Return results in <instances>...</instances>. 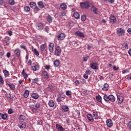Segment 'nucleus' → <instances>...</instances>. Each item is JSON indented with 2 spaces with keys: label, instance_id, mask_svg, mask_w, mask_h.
<instances>
[{
  "label": "nucleus",
  "instance_id": "f257e3e1",
  "mask_svg": "<svg viewBox=\"0 0 131 131\" xmlns=\"http://www.w3.org/2000/svg\"><path fill=\"white\" fill-rule=\"evenodd\" d=\"M103 100L106 103H110V102H115V97L113 95H104L103 96Z\"/></svg>",
  "mask_w": 131,
  "mask_h": 131
},
{
  "label": "nucleus",
  "instance_id": "f03ea898",
  "mask_svg": "<svg viewBox=\"0 0 131 131\" xmlns=\"http://www.w3.org/2000/svg\"><path fill=\"white\" fill-rule=\"evenodd\" d=\"M80 6L82 9H85V10L89 9L91 7V3L89 2H81Z\"/></svg>",
  "mask_w": 131,
  "mask_h": 131
},
{
  "label": "nucleus",
  "instance_id": "7ed1b4c3",
  "mask_svg": "<svg viewBox=\"0 0 131 131\" xmlns=\"http://www.w3.org/2000/svg\"><path fill=\"white\" fill-rule=\"evenodd\" d=\"M90 68L93 70H99V64L98 62H91L90 64Z\"/></svg>",
  "mask_w": 131,
  "mask_h": 131
},
{
  "label": "nucleus",
  "instance_id": "20e7f679",
  "mask_svg": "<svg viewBox=\"0 0 131 131\" xmlns=\"http://www.w3.org/2000/svg\"><path fill=\"white\" fill-rule=\"evenodd\" d=\"M116 33L117 35H118V36H122V35H124V33H125V31L122 28H119L117 30Z\"/></svg>",
  "mask_w": 131,
  "mask_h": 131
},
{
  "label": "nucleus",
  "instance_id": "39448f33",
  "mask_svg": "<svg viewBox=\"0 0 131 131\" xmlns=\"http://www.w3.org/2000/svg\"><path fill=\"white\" fill-rule=\"evenodd\" d=\"M8 120V114L0 113V120Z\"/></svg>",
  "mask_w": 131,
  "mask_h": 131
},
{
  "label": "nucleus",
  "instance_id": "423d86ee",
  "mask_svg": "<svg viewBox=\"0 0 131 131\" xmlns=\"http://www.w3.org/2000/svg\"><path fill=\"white\" fill-rule=\"evenodd\" d=\"M18 126L20 129H25L26 127V123L24 122H21L18 125Z\"/></svg>",
  "mask_w": 131,
  "mask_h": 131
},
{
  "label": "nucleus",
  "instance_id": "0eeeda50",
  "mask_svg": "<svg viewBox=\"0 0 131 131\" xmlns=\"http://www.w3.org/2000/svg\"><path fill=\"white\" fill-rule=\"evenodd\" d=\"M66 35L63 33H60L57 36V38L58 40H63L65 39Z\"/></svg>",
  "mask_w": 131,
  "mask_h": 131
},
{
  "label": "nucleus",
  "instance_id": "6e6552de",
  "mask_svg": "<svg viewBox=\"0 0 131 131\" xmlns=\"http://www.w3.org/2000/svg\"><path fill=\"white\" fill-rule=\"evenodd\" d=\"M4 41L6 43L7 46H9V45H10V41H11V37L8 36H5Z\"/></svg>",
  "mask_w": 131,
  "mask_h": 131
},
{
  "label": "nucleus",
  "instance_id": "1a4fd4ad",
  "mask_svg": "<svg viewBox=\"0 0 131 131\" xmlns=\"http://www.w3.org/2000/svg\"><path fill=\"white\" fill-rule=\"evenodd\" d=\"M36 27L38 30H42V29H43V25L40 23H37Z\"/></svg>",
  "mask_w": 131,
  "mask_h": 131
},
{
  "label": "nucleus",
  "instance_id": "9d476101",
  "mask_svg": "<svg viewBox=\"0 0 131 131\" xmlns=\"http://www.w3.org/2000/svg\"><path fill=\"white\" fill-rule=\"evenodd\" d=\"M42 75L43 76L45 79H49V78L50 77V75H49L48 72L46 71V70L42 71Z\"/></svg>",
  "mask_w": 131,
  "mask_h": 131
},
{
  "label": "nucleus",
  "instance_id": "9b49d317",
  "mask_svg": "<svg viewBox=\"0 0 131 131\" xmlns=\"http://www.w3.org/2000/svg\"><path fill=\"white\" fill-rule=\"evenodd\" d=\"M110 22L111 24H114L116 22V17L114 15H111L110 17Z\"/></svg>",
  "mask_w": 131,
  "mask_h": 131
},
{
  "label": "nucleus",
  "instance_id": "f8f14e48",
  "mask_svg": "<svg viewBox=\"0 0 131 131\" xmlns=\"http://www.w3.org/2000/svg\"><path fill=\"white\" fill-rule=\"evenodd\" d=\"M106 125L108 127H111L113 126V122L111 119H108L106 120Z\"/></svg>",
  "mask_w": 131,
  "mask_h": 131
},
{
  "label": "nucleus",
  "instance_id": "ddd939ff",
  "mask_svg": "<svg viewBox=\"0 0 131 131\" xmlns=\"http://www.w3.org/2000/svg\"><path fill=\"white\" fill-rule=\"evenodd\" d=\"M31 96L32 99H34V100H37V99L39 98V95L36 93H33Z\"/></svg>",
  "mask_w": 131,
  "mask_h": 131
},
{
  "label": "nucleus",
  "instance_id": "4468645a",
  "mask_svg": "<svg viewBox=\"0 0 131 131\" xmlns=\"http://www.w3.org/2000/svg\"><path fill=\"white\" fill-rule=\"evenodd\" d=\"M75 35H77V36H78L79 37H84V34H83V33H82L80 31H76L75 32Z\"/></svg>",
  "mask_w": 131,
  "mask_h": 131
},
{
  "label": "nucleus",
  "instance_id": "2eb2a0df",
  "mask_svg": "<svg viewBox=\"0 0 131 131\" xmlns=\"http://www.w3.org/2000/svg\"><path fill=\"white\" fill-rule=\"evenodd\" d=\"M87 119L89 122H94V118L92 114H89L87 115Z\"/></svg>",
  "mask_w": 131,
  "mask_h": 131
},
{
  "label": "nucleus",
  "instance_id": "dca6fc26",
  "mask_svg": "<svg viewBox=\"0 0 131 131\" xmlns=\"http://www.w3.org/2000/svg\"><path fill=\"white\" fill-rule=\"evenodd\" d=\"M6 85H8V86H9L10 89H11V90H12V91H14V90H15V89H16V87L15 86V84H14L13 83H6Z\"/></svg>",
  "mask_w": 131,
  "mask_h": 131
},
{
  "label": "nucleus",
  "instance_id": "f3484780",
  "mask_svg": "<svg viewBox=\"0 0 131 131\" xmlns=\"http://www.w3.org/2000/svg\"><path fill=\"white\" fill-rule=\"evenodd\" d=\"M56 15H57L59 18H62V17H63V16L66 15V12H65V11L58 12L57 13H56Z\"/></svg>",
  "mask_w": 131,
  "mask_h": 131
},
{
  "label": "nucleus",
  "instance_id": "a211bd4d",
  "mask_svg": "<svg viewBox=\"0 0 131 131\" xmlns=\"http://www.w3.org/2000/svg\"><path fill=\"white\" fill-rule=\"evenodd\" d=\"M32 70L33 71H37V70H39V66L38 64H35L32 67Z\"/></svg>",
  "mask_w": 131,
  "mask_h": 131
},
{
  "label": "nucleus",
  "instance_id": "6ab92c4d",
  "mask_svg": "<svg viewBox=\"0 0 131 131\" xmlns=\"http://www.w3.org/2000/svg\"><path fill=\"white\" fill-rule=\"evenodd\" d=\"M29 5H30V8H31V9H33L36 8V6H37L36 5V3L34 2H31Z\"/></svg>",
  "mask_w": 131,
  "mask_h": 131
},
{
  "label": "nucleus",
  "instance_id": "aec40b11",
  "mask_svg": "<svg viewBox=\"0 0 131 131\" xmlns=\"http://www.w3.org/2000/svg\"><path fill=\"white\" fill-rule=\"evenodd\" d=\"M56 129L58 131H63L64 129H64V128H63L62 126L58 124H56Z\"/></svg>",
  "mask_w": 131,
  "mask_h": 131
},
{
  "label": "nucleus",
  "instance_id": "412c9836",
  "mask_svg": "<svg viewBox=\"0 0 131 131\" xmlns=\"http://www.w3.org/2000/svg\"><path fill=\"white\" fill-rule=\"evenodd\" d=\"M47 20L49 23H52L53 22V17L50 14H48L47 16Z\"/></svg>",
  "mask_w": 131,
  "mask_h": 131
},
{
  "label": "nucleus",
  "instance_id": "4be33fe9",
  "mask_svg": "<svg viewBox=\"0 0 131 131\" xmlns=\"http://www.w3.org/2000/svg\"><path fill=\"white\" fill-rule=\"evenodd\" d=\"M61 108L62 109V112H68L69 111V107L66 105H62Z\"/></svg>",
  "mask_w": 131,
  "mask_h": 131
},
{
  "label": "nucleus",
  "instance_id": "5701e85b",
  "mask_svg": "<svg viewBox=\"0 0 131 131\" xmlns=\"http://www.w3.org/2000/svg\"><path fill=\"white\" fill-rule=\"evenodd\" d=\"M103 91H108L109 90V85L107 83H105L103 85V88H102Z\"/></svg>",
  "mask_w": 131,
  "mask_h": 131
},
{
  "label": "nucleus",
  "instance_id": "b1692460",
  "mask_svg": "<svg viewBox=\"0 0 131 131\" xmlns=\"http://www.w3.org/2000/svg\"><path fill=\"white\" fill-rule=\"evenodd\" d=\"M92 10L94 14H95V15H98V9L96 8V7L93 6L92 7Z\"/></svg>",
  "mask_w": 131,
  "mask_h": 131
},
{
  "label": "nucleus",
  "instance_id": "393cba45",
  "mask_svg": "<svg viewBox=\"0 0 131 131\" xmlns=\"http://www.w3.org/2000/svg\"><path fill=\"white\" fill-rule=\"evenodd\" d=\"M60 8L61 9V10H67V5L66 4H65V3H61L60 4Z\"/></svg>",
  "mask_w": 131,
  "mask_h": 131
},
{
  "label": "nucleus",
  "instance_id": "a878e982",
  "mask_svg": "<svg viewBox=\"0 0 131 131\" xmlns=\"http://www.w3.org/2000/svg\"><path fill=\"white\" fill-rule=\"evenodd\" d=\"M38 6L40 9H43L45 8V4H43V3L41 1H40L38 2Z\"/></svg>",
  "mask_w": 131,
  "mask_h": 131
},
{
  "label": "nucleus",
  "instance_id": "bb28decb",
  "mask_svg": "<svg viewBox=\"0 0 131 131\" xmlns=\"http://www.w3.org/2000/svg\"><path fill=\"white\" fill-rule=\"evenodd\" d=\"M14 54L16 55V57H20L21 51L20 50H14Z\"/></svg>",
  "mask_w": 131,
  "mask_h": 131
},
{
  "label": "nucleus",
  "instance_id": "cd10ccee",
  "mask_svg": "<svg viewBox=\"0 0 131 131\" xmlns=\"http://www.w3.org/2000/svg\"><path fill=\"white\" fill-rule=\"evenodd\" d=\"M54 65L55 67H58V66H60V60L57 59L54 61Z\"/></svg>",
  "mask_w": 131,
  "mask_h": 131
},
{
  "label": "nucleus",
  "instance_id": "c85d7f7f",
  "mask_svg": "<svg viewBox=\"0 0 131 131\" xmlns=\"http://www.w3.org/2000/svg\"><path fill=\"white\" fill-rule=\"evenodd\" d=\"M49 107H51L52 108H54V106H55V102L53 100H50L49 102Z\"/></svg>",
  "mask_w": 131,
  "mask_h": 131
},
{
  "label": "nucleus",
  "instance_id": "c756f323",
  "mask_svg": "<svg viewBox=\"0 0 131 131\" xmlns=\"http://www.w3.org/2000/svg\"><path fill=\"white\" fill-rule=\"evenodd\" d=\"M93 117L95 119H99V116H98V112H94L93 113Z\"/></svg>",
  "mask_w": 131,
  "mask_h": 131
},
{
  "label": "nucleus",
  "instance_id": "7c9ffc66",
  "mask_svg": "<svg viewBox=\"0 0 131 131\" xmlns=\"http://www.w3.org/2000/svg\"><path fill=\"white\" fill-rule=\"evenodd\" d=\"M118 102L120 104H121L123 102V97L122 96H119L118 97Z\"/></svg>",
  "mask_w": 131,
  "mask_h": 131
},
{
  "label": "nucleus",
  "instance_id": "2f4dec72",
  "mask_svg": "<svg viewBox=\"0 0 131 131\" xmlns=\"http://www.w3.org/2000/svg\"><path fill=\"white\" fill-rule=\"evenodd\" d=\"M28 96H29V91L28 90H25L24 94V97L25 98H28Z\"/></svg>",
  "mask_w": 131,
  "mask_h": 131
},
{
  "label": "nucleus",
  "instance_id": "473e14b6",
  "mask_svg": "<svg viewBox=\"0 0 131 131\" xmlns=\"http://www.w3.org/2000/svg\"><path fill=\"white\" fill-rule=\"evenodd\" d=\"M24 10L25 12L28 13V12H29V11H30V7H29V6H25L24 7Z\"/></svg>",
  "mask_w": 131,
  "mask_h": 131
},
{
  "label": "nucleus",
  "instance_id": "72a5a7b5",
  "mask_svg": "<svg viewBox=\"0 0 131 131\" xmlns=\"http://www.w3.org/2000/svg\"><path fill=\"white\" fill-rule=\"evenodd\" d=\"M3 73H4L5 77H7V76H9V75H10V72H9V71H8L7 70H4Z\"/></svg>",
  "mask_w": 131,
  "mask_h": 131
},
{
  "label": "nucleus",
  "instance_id": "f704fd0d",
  "mask_svg": "<svg viewBox=\"0 0 131 131\" xmlns=\"http://www.w3.org/2000/svg\"><path fill=\"white\" fill-rule=\"evenodd\" d=\"M39 81V79H38V78H35L32 80V82L33 84H34V83H37Z\"/></svg>",
  "mask_w": 131,
  "mask_h": 131
},
{
  "label": "nucleus",
  "instance_id": "c9c22d12",
  "mask_svg": "<svg viewBox=\"0 0 131 131\" xmlns=\"http://www.w3.org/2000/svg\"><path fill=\"white\" fill-rule=\"evenodd\" d=\"M55 55L56 56H60L61 55V50H56L55 51Z\"/></svg>",
  "mask_w": 131,
  "mask_h": 131
},
{
  "label": "nucleus",
  "instance_id": "e433bc0d",
  "mask_svg": "<svg viewBox=\"0 0 131 131\" xmlns=\"http://www.w3.org/2000/svg\"><path fill=\"white\" fill-rule=\"evenodd\" d=\"M89 58H90V56L86 55L82 57V61L83 62H86L88 60H89Z\"/></svg>",
  "mask_w": 131,
  "mask_h": 131
},
{
  "label": "nucleus",
  "instance_id": "4c0bfd02",
  "mask_svg": "<svg viewBox=\"0 0 131 131\" xmlns=\"http://www.w3.org/2000/svg\"><path fill=\"white\" fill-rule=\"evenodd\" d=\"M73 16L76 19H78V18H79V13H78L77 12H74L73 14Z\"/></svg>",
  "mask_w": 131,
  "mask_h": 131
},
{
  "label": "nucleus",
  "instance_id": "58836bf2",
  "mask_svg": "<svg viewBox=\"0 0 131 131\" xmlns=\"http://www.w3.org/2000/svg\"><path fill=\"white\" fill-rule=\"evenodd\" d=\"M9 5L10 6H14L15 5V0H8Z\"/></svg>",
  "mask_w": 131,
  "mask_h": 131
},
{
  "label": "nucleus",
  "instance_id": "ea45409f",
  "mask_svg": "<svg viewBox=\"0 0 131 131\" xmlns=\"http://www.w3.org/2000/svg\"><path fill=\"white\" fill-rule=\"evenodd\" d=\"M96 100L98 101V102H99V103H101L102 102V97L100 95H98L96 96Z\"/></svg>",
  "mask_w": 131,
  "mask_h": 131
},
{
  "label": "nucleus",
  "instance_id": "a19ab883",
  "mask_svg": "<svg viewBox=\"0 0 131 131\" xmlns=\"http://www.w3.org/2000/svg\"><path fill=\"white\" fill-rule=\"evenodd\" d=\"M29 107L31 109V110H32V111H36V109L35 108V106H34V105H30Z\"/></svg>",
  "mask_w": 131,
  "mask_h": 131
},
{
  "label": "nucleus",
  "instance_id": "79ce46f5",
  "mask_svg": "<svg viewBox=\"0 0 131 131\" xmlns=\"http://www.w3.org/2000/svg\"><path fill=\"white\" fill-rule=\"evenodd\" d=\"M55 45L54 43H50L49 44V50H54V47Z\"/></svg>",
  "mask_w": 131,
  "mask_h": 131
},
{
  "label": "nucleus",
  "instance_id": "37998d69",
  "mask_svg": "<svg viewBox=\"0 0 131 131\" xmlns=\"http://www.w3.org/2000/svg\"><path fill=\"white\" fill-rule=\"evenodd\" d=\"M35 108H36V111L38 110V109H39V108H40V103H36L35 104Z\"/></svg>",
  "mask_w": 131,
  "mask_h": 131
},
{
  "label": "nucleus",
  "instance_id": "c03bdc74",
  "mask_svg": "<svg viewBox=\"0 0 131 131\" xmlns=\"http://www.w3.org/2000/svg\"><path fill=\"white\" fill-rule=\"evenodd\" d=\"M18 119H19V120H24L25 119V116L23 115H20L18 116Z\"/></svg>",
  "mask_w": 131,
  "mask_h": 131
},
{
  "label": "nucleus",
  "instance_id": "a18cd8bd",
  "mask_svg": "<svg viewBox=\"0 0 131 131\" xmlns=\"http://www.w3.org/2000/svg\"><path fill=\"white\" fill-rule=\"evenodd\" d=\"M122 47L123 48V49H128V45H127V43L125 42V43H122Z\"/></svg>",
  "mask_w": 131,
  "mask_h": 131
},
{
  "label": "nucleus",
  "instance_id": "49530a36",
  "mask_svg": "<svg viewBox=\"0 0 131 131\" xmlns=\"http://www.w3.org/2000/svg\"><path fill=\"white\" fill-rule=\"evenodd\" d=\"M71 94L72 93L70 91H67L66 92V94L67 95V96H68L70 98H71Z\"/></svg>",
  "mask_w": 131,
  "mask_h": 131
},
{
  "label": "nucleus",
  "instance_id": "de8ad7c7",
  "mask_svg": "<svg viewBox=\"0 0 131 131\" xmlns=\"http://www.w3.org/2000/svg\"><path fill=\"white\" fill-rule=\"evenodd\" d=\"M32 52H33V53H34V55H35L36 56H39V53L38 52V51H37V50H32Z\"/></svg>",
  "mask_w": 131,
  "mask_h": 131
},
{
  "label": "nucleus",
  "instance_id": "09e8293b",
  "mask_svg": "<svg viewBox=\"0 0 131 131\" xmlns=\"http://www.w3.org/2000/svg\"><path fill=\"white\" fill-rule=\"evenodd\" d=\"M49 89L50 92H54V91H55V88L54 86H49Z\"/></svg>",
  "mask_w": 131,
  "mask_h": 131
},
{
  "label": "nucleus",
  "instance_id": "8fccbe9b",
  "mask_svg": "<svg viewBox=\"0 0 131 131\" xmlns=\"http://www.w3.org/2000/svg\"><path fill=\"white\" fill-rule=\"evenodd\" d=\"M0 82L2 84L5 83V80H4V79L3 78V76L0 75Z\"/></svg>",
  "mask_w": 131,
  "mask_h": 131
},
{
  "label": "nucleus",
  "instance_id": "3c124183",
  "mask_svg": "<svg viewBox=\"0 0 131 131\" xmlns=\"http://www.w3.org/2000/svg\"><path fill=\"white\" fill-rule=\"evenodd\" d=\"M86 19V16H85V15L81 16V21H85Z\"/></svg>",
  "mask_w": 131,
  "mask_h": 131
},
{
  "label": "nucleus",
  "instance_id": "603ef678",
  "mask_svg": "<svg viewBox=\"0 0 131 131\" xmlns=\"http://www.w3.org/2000/svg\"><path fill=\"white\" fill-rule=\"evenodd\" d=\"M37 123L39 125H42V121L41 120L39 119L38 120Z\"/></svg>",
  "mask_w": 131,
  "mask_h": 131
},
{
  "label": "nucleus",
  "instance_id": "864d4df0",
  "mask_svg": "<svg viewBox=\"0 0 131 131\" xmlns=\"http://www.w3.org/2000/svg\"><path fill=\"white\" fill-rule=\"evenodd\" d=\"M8 114H12V113H14V111L13 110V109L10 108L8 110Z\"/></svg>",
  "mask_w": 131,
  "mask_h": 131
},
{
  "label": "nucleus",
  "instance_id": "5fc2aeb1",
  "mask_svg": "<svg viewBox=\"0 0 131 131\" xmlns=\"http://www.w3.org/2000/svg\"><path fill=\"white\" fill-rule=\"evenodd\" d=\"M127 126L129 129H131V121H130L128 123Z\"/></svg>",
  "mask_w": 131,
  "mask_h": 131
},
{
  "label": "nucleus",
  "instance_id": "6e6d98bb",
  "mask_svg": "<svg viewBox=\"0 0 131 131\" xmlns=\"http://www.w3.org/2000/svg\"><path fill=\"white\" fill-rule=\"evenodd\" d=\"M22 75H23L24 78L25 79V80H26L27 77H28V75H27V74H24Z\"/></svg>",
  "mask_w": 131,
  "mask_h": 131
},
{
  "label": "nucleus",
  "instance_id": "4d7b16f0",
  "mask_svg": "<svg viewBox=\"0 0 131 131\" xmlns=\"http://www.w3.org/2000/svg\"><path fill=\"white\" fill-rule=\"evenodd\" d=\"M50 68H51V66H50V65H46L45 66V69H46L48 71L50 70Z\"/></svg>",
  "mask_w": 131,
  "mask_h": 131
},
{
  "label": "nucleus",
  "instance_id": "13d9d810",
  "mask_svg": "<svg viewBox=\"0 0 131 131\" xmlns=\"http://www.w3.org/2000/svg\"><path fill=\"white\" fill-rule=\"evenodd\" d=\"M7 33L9 36H12V35H13V32L11 31H7Z\"/></svg>",
  "mask_w": 131,
  "mask_h": 131
},
{
  "label": "nucleus",
  "instance_id": "bf43d9fd",
  "mask_svg": "<svg viewBox=\"0 0 131 131\" xmlns=\"http://www.w3.org/2000/svg\"><path fill=\"white\" fill-rule=\"evenodd\" d=\"M4 4H6V2H5V0H0V5L1 6H3Z\"/></svg>",
  "mask_w": 131,
  "mask_h": 131
},
{
  "label": "nucleus",
  "instance_id": "052dcab7",
  "mask_svg": "<svg viewBox=\"0 0 131 131\" xmlns=\"http://www.w3.org/2000/svg\"><path fill=\"white\" fill-rule=\"evenodd\" d=\"M86 74L90 75V74H91L92 72L91 70L86 71L85 72Z\"/></svg>",
  "mask_w": 131,
  "mask_h": 131
},
{
  "label": "nucleus",
  "instance_id": "680f3d73",
  "mask_svg": "<svg viewBox=\"0 0 131 131\" xmlns=\"http://www.w3.org/2000/svg\"><path fill=\"white\" fill-rule=\"evenodd\" d=\"M40 48L41 49V50H45V49L46 48V44H43L40 46Z\"/></svg>",
  "mask_w": 131,
  "mask_h": 131
},
{
  "label": "nucleus",
  "instance_id": "e2e57ef3",
  "mask_svg": "<svg viewBox=\"0 0 131 131\" xmlns=\"http://www.w3.org/2000/svg\"><path fill=\"white\" fill-rule=\"evenodd\" d=\"M75 83L76 84V85H79V84H80V83L79 82V81H78V80H77L75 81Z\"/></svg>",
  "mask_w": 131,
  "mask_h": 131
},
{
  "label": "nucleus",
  "instance_id": "0e129e2a",
  "mask_svg": "<svg viewBox=\"0 0 131 131\" xmlns=\"http://www.w3.org/2000/svg\"><path fill=\"white\" fill-rule=\"evenodd\" d=\"M33 10H35V12H38L39 11V8L37 7V6H36V8H35Z\"/></svg>",
  "mask_w": 131,
  "mask_h": 131
},
{
  "label": "nucleus",
  "instance_id": "69168bd1",
  "mask_svg": "<svg viewBox=\"0 0 131 131\" xmlns=\"http://www.w3.org/2000/svg\"><path fill=\"white\" fill-rule=\"evenodd\" d=\"M32 64V62L31 61V60H30L28 62L27 64L28 66H31V64Z\"/></svg>",
  "mask_w": 131,
  "mask_h": 131
},
{
  "label": "nucleus",
  "instance_id": "338daca9",
  "mask_svg": "<svg viewBox=\"0 0 131 131\" xmlns=\"http://www.w3.org/2000/svg\"><path fill=\"white\" fill-rule=\"evenodd\" d=\"M127 72H128V70H124L122 71V73H123V74H124V73H127Z\"/></svg>",
  "mask_w": 131,
  "mask_h": 131
},
{
  "label": "nucleus",
  "instance_id": "774afa93",
  "mask_svg": "<svg viewBox=\"0 0 131 131\" xmlns=\"http://www.w3.org/2000/svg\"><path fill=\"white\" fill-rule=\"evenodd\" d=\"M127 32L129 33V34H131V29L129 28L127 29Z\"/></svg>",
  "mask_w": 131,
  "mask_h": 131
}]
</instances>
